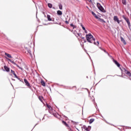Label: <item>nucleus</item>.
Segmentation results:
<instances>
[{
	"instance_id": "f257e3e1",
	"label": "nucleus",
	"mask_w": 131,
	"mask_h": 131,
	"mask_svg": "<svg viewBox=\"0 0 131 131\" xmlns=\"http://www.w3.org/2000/svg\"><path fill=\"white\" fill-rule=\"evenodd\" d=\"M86 39L88 42H90V43H93L95 40V38H94V36H93L91 33L86 35Z\"/></svg>"
},
{
	"instance_id": "f03ea898",
	"label": "nucleus",
	"mask_w": 131,
	"mask_h": 131,
	"mask_svg": "<svg viewBox=\"0 0 131 131\" xmlns=\"http://www.w3.org/2000/svg\"><path fill=\"white\" fill-rule=\"evenodd\" d=\"M122 17L123 18V19H124L125 20H126L127 24H128V26L129 28H130L131 25H130V22H129V19L127 18L126 17H125V16L124 15H123Z\"/></svg>"
},
{
	"instance_id": "7ed1b4c3",
	"label": "nucleus",
	"mask_w": 131,
	"mask_h": 131,
	"mask_svg": "<svg viewBox=\"0 0 131 131\" xmlns=\"http://www.w3.org/2000/svg\"><path fill=\"white\" fill-rule=\"evenodd\" d=\"M7 59L8 60V61H9V62H10L11 63H12L14 65H16V66H17V67H18V68H19L21 70H23V69H22V68H21L19 66H18V64H16V63H15V62H14V61H12V60H11L9 58H7Z\"/></svg>"
},
{
	"instance_id": "20e7f679",
	"label": "nucleus",
	"mask_w": 131,
	"mask_h": 131,
	"mask_svg": "<svg viewBox=\"0 0 131 131\" xmlns=\"http://www.w3.org/2000/svg\"><path fill=\"white\" fill-rule=\"evenodd\" d=\"M114 20L115 21V22H117L118 24H120V20H119V18H118V16H115L114 17Z\"/></svg>"
},
{
	"instance_id": "39448f33",
	"label": "nucleus",
	"mask_w": 131,
	"mask_h": 131,
	"mask_svg": "<svg viewBox=\"0 0 131 131\" xmlns=\"http://www.w3.org/2000/svg\"><path fill=\"white\" fill-rule=\"evenodd\" d=\"M123 71H124L125 73L127 74L128 76L131 77V73L128 71L126 70L125 69H123Z\"/></svg>"
},
{
	"instance_id": "423d86ee",
	"label": "nucleus",
	"mask_w": 131,
	"mask_h": 131,
	"mask_svg": "<svg viewBox=\"0 0 131 131\" xmlns=\"http://www.w3.org/2000/svg\"><path fill=\"white\" fill-rule=\"evenodd\" d=\"M24 82L26 83V85H27V86H30L29 82H28V81H27L26 79H24Z\"/></svg>"
},
{
	"instance_id": "0eeeda50",
	"label": "nucleus",
	"mask_w": 131,
	"mask_h": 131,
	"mask_svg": "<svg viewBox=\"0 0 131 131\" xmlns=\"http://www.w3.org/2000/svg\"><path fill=\"white\" fill-rule=\"evenodd\" d=\"M113 62H115V63L116 64V65H117V66L118 67H120V64H119V63H118V62H117V61L114 59Z\"/></svg>"
},
{
	"instance_id": "6e6552de",
	"label": "nucleus",
	"mask_w": 131,
	"mask_h": 131,
	"mask_svg": "<svg viewBox=\"0 0 131 131\" xmlns=\"http://www.w3.org/2000/svg\"><path fill=\"white\" fill-rule=\"evenodd\" d=\"M92 15L96 18V19H99V17L93 11H92Z\"/></svg>"
},
{
	"instance_id": "1a4fd4ad",
	"label": "nucleus",
	"mask_w": 131,
	"mask_h": 131,
	"mask_svg": "<svg viewBox=\"0 0 131 131\" xmlns=\"http://www.w3.org/2000/svg\"><path fill=\"white\" fill-rule=\"evenodd\" d=\"M120 39L121 41L124 43V45H126V42L125 41V40L122 37H120Z\"/></svg>"
},
{
	"instance_id": "9d476101",
	"label": "nucleus",
	"mask_w": 131,
	"mask_h": 131,
	"mask_svg": "<svg viewBox=\"0 0 131 131\" xmlns=\"http://www.w3.org/2000/svg\"><path fill=\"white\" fill-rule=\"evenodd\" d=\"M98 21H99L100 22H102V23H106V21H105V20H104V19L100 18L99 17H98V18H97Z\"/></svg>"
},
{
	"instance_id": "9b49d317",
	"label": "nucleus",
	"mask_w": 131,
	"mask_h": 131,
	"mask_svg": "<svg viewBox=\"0 0 131 131\" xmlns=\"http://www.w3.org/2000/svg\"><path fill=\"white\" fill-rule=\"evenodd\" d=\"M4 69H5L6 71L7 72H10V68H8L7 66H4Z\"/></svg>"
},
{
	"instance_id": "f8f14e48",
	"label": "nucleus",
	"mask_w": 131,
	"mask_h": 131,
	"mask_svg": "<svg viewBox=\"0 0 131 131\" xmlns=\"http://www.w3.org/2000/svg\"><path fill=\"white\" fill-rule=\"evenodd\" d=\"M5 55L6 56H7V57H8V58H12V56L11 55V54H9L8 53H5Z\"/></svg>"
},
{
	"instance_id": "ddd939ff",
	"label": "nucleus",
	"mask_w": 131,
	"mask_h": 131,
	"mask_svg": "<svg viewBox=\"0 0 131 131\" xmlns=\"http://www.w3.org/2000/svg\"><path fill=\"white\" fill-rule=\"evenodd\" d=\"M47 19H48V21H52V18H51V15H48Z\"/></svg>"
},
{
	"instance_id": "4468645a",
	"label": "nucleus",
	"mask_w": 131,
	"mask_h": 131,
	"mask_svg": "<svg viewBox=\"0 0 131 131\" xmlns=\"http://www.w3.org/2000/svg\"><path fill=\"white\" fill-rule=\"evenodd\" d=\"M48 6L49 7V8H50V9H52V8H53V5L51 3H49L48 4Z\"/></svg>"
},
{
	"instance_id": "2eb2a0df",
	"label": "nucleus",
	"mask_w": 131,
	"mask_h": 131,
	"mask_svg": "<svg viewBox=\"0 0 131 131\" xmlns=\"http://www.w3.org/2000/svg\"><path fill=\"white\" fill-rule=\"evenodd\" d=\"M98 9H99V10L101 11V12H104L105 11V10H104V8L102 6L99 7Z\"/></svg>"
},
{
	"instance_id": "dca6fc26",
	"label": "nucleus",
	"mask_w": 131,
	"mask_h": 131,
	"mask_svg": "<svg viewBox=\"0 0 131 131\" xmlns=\"http://www.w3.org/2000/svg\"><path fill=\"white\" fill-rule=\"evenodd\" d=\"M95 121V119H91L89 121V123L91 124L92 123Z\"/></svg>"
},
{
	"instance_id": "f3484780",
	"label": "nucleus",
	"mask_w": 131,
	"mask_h": 131,
	"mask_svg": "<svg viewBox=\"0 0 131 131\" xmlns=\"http://www.w3.org/2000/svg\"><path fill=\"white\" fill-rule=\"evenodd\" d=\"M58 6H59V9H60V10H62V9H63V6H62V4H59L58 5Z\"/></svg>"
},
{
	"instance_id": "a211bd4d",
	"label": "nucleus",
	"mask_w": 131,
	"mask_h": 131,
	"mask_svg": "<svg viewBox=\"0 0 131 131\" xmlns=\"http://www.w3.org/2000/svg\"><path fill=\"white\" fill-rule=\"evenodd\" d=\"M123 5H126V0H122Z\"/></svg>"
},
{
	"instance_id": "6ab92c4d",
	"label": "nucleus",
	"mask_w": 131,
	"mask_h": 131,
	"mask_svg": "<svg viewBox=\"0 0 131 131\" xmlns=\"http://www.w3.org/2000/svg\"><path fill=\"white\" fill-rule=\"evenodd\" d=\"M57 14H58V15H62V11H61L60 10L57 11Z\"/></svg>"
},
{
	"instance_id": "aec40b11",
	"label": "nucleus",
	"mask_w": 131,
	"mask_h": 131,
	"mask_svg": "<svg viewBox=\"0 0 131 131\" xmlns=\"http://www.w3.org/2000/svg\"><path fill=\"white\" fill-rule=\"evenodd\" d=\"M71 27H73V29H74L75 28H76V26H74V25L71 24Z\"/></svg>"
},
{
	"instance_id": "412c9836",
	"label": "nucleus",
	"mask_w": 131,
	"mask_h": 131,
	"mask_svg": "<svg viewBox=\"0 0 131 131\" xmlns=\"http://www.w3.org/2000/svg\"><path fill=\"white\" fill-rule=\"evenodd\" d=\"M47 107L48 108H49V110H51V111L52 110V107L50 105L47 104Z\"/></svg>"
},
{
	"instance_id": "4be33fe9",
	"label": "nucleus",
	"mask_w": 131,
	"mask_h": 131,
	"mask_svg": "<svg viewBox=\"0 0 131 131\" xmlns=\"http://www.w3.org/2000/svg\"><path fill=\"white\" fill-rule=\"evenodd\" d=\"M41 83L43 86H46V83H45V81H42L41 82Z\"/></svg>"
},
{
	"instance_id": "5701e85b",
	"label": "nucleus",
	"mask_w": 131,
	"mask_h": 131,
	"mask_svg": "<svg viewBox=\"0 0 131 131\" xmlns=\"http://www.w3.org/2000/svg\"><path fill=\"white\" fill-rule=\"evenodd\" d=\"M39 100H40V101H41V102H42V99H43V97H42V96H39Z\"/></svg>"
},
{
	"instance_id": "b1692460",
	"label": "nucleus",
	"mask_w": 131,
	"mask_h": 131,
	"mask_svg": "<svg viewBox=\"0 0 131 131\" xmlns=\"http://www.w3.org/2000/svg\"><path fill=\"white\" fill-rule=\"evenodd\" d=\"M97 6L98 8H99L100 7L102 6H101V4H100V3H97Z\"/></svg>"
},
{
	"instance_id": "393cba45",
	"label": "nucleus",
	"mask_w": 131,
	"mask_h": 131,
	"mask_svg": "<svg viewBox=\"0 0 131 131\" xmlns=\"http://www.w3.org/2000/svg\"><path fill=\"white\" fill-rule=\"evenodd\" d=\"M62 123H64V124L66 126H68V124H67V123H66L65 121H62Z\"/></svg>"
},
{
	"instance_id": "a878e982",
	"label": "nucleus",
	"mask_w": 131,
	"mask_h": 131,
	"mask_svg": "<svg viewBox=\"0 0 131 131\" xmlns=\"http://www.w3.org/2000/svg\"><path fill=\"white\" fill-rule=\"evenodd\" d=\"M99 43H100L99 42V41H97V43H96V42H94V45H96V46H98V45H99Z\"/></svg>"
},
{
	"instance_id": "bb28decb",
	"label": "nucleus",
	"mask_w": 131,
	"mask_h": 131,
	"mask_svg": "<svg viewBox=\"0 0 131 131\" xmlns=\"http://www.w3.org/2000/svg\"><path fill=\"white\" fill-rule=\"evenodd\" d=\"M81 26L83 30H85V28H84V27H83V26L82 25H81Z\"/></svg>"
},
{
	"instance_id": "cd10ccee",
	"label": "nucleus",
	"mask_w": 131,
	"mask_h": 131,
	"mask_svg": "<svg viewBox=\"0 0 131 131\" xmlns=\"http://www.w3.org/2000/svg\"><path fill=\"white\" fill-rule=\"evenodd\" d=\"M28 52L29 53V54H30V56H32V54H31V51L28 50Z\"/></svg>"
},
{
	"instance_id": "c85d7f7f",
	"label": "nucleus",
	"mask_w": 131,
	"mask_h": 131,
	"mask_svg": "<svg viewBox=\"0 0 131 131\" xmlns=\"http://www.w3.org/2000/svg\"><path fill=\"white\" fill-rule=\"evenodd\" d=\"M11 73H12V74H15V71H13V70H11Z\"/></svg>"
},
{
	"instance_id": "c756f323",
	"label": "nucleus",
	"mask_w": 131,
	"mask_h": 131,
	"mask_svg": "<svg viewBox=\"0 0 131 131\" xmlns=\"http://www.w3.org/2000/svg\"><path fill=\"white\" fill-rule=\"evenodd\" d=\"M14 75V77H16V78H18V77L17 76V75L16 74H13Z\"/></svg>"
},
{
	"instance_id": "7c9ffc66",
	"label": "nucleus",
	"mask_w": 131,
	"mask_h": 131,
	"mask_svg": "<svg viewBox=\"0 0 131 131\" xmlns=\"http://www.w3.org/2000/svg\"><path fill=\"white\" fill-rule=\"evenodd\" d=\"M121 69V71H122L123 72H125H125H124V71H123V69H125V68H123L122 69Z\"/></svg>"
},
{
	"instance_id": "2f4dec72",
	"label": "nucleus",
	"mask_w": 131,
	"mask_h": 131,
	"mask_svg": "<svg viewBox=\"0 0 131 131\" xmlns=\"http://www.w3.org/2000/svg\"><path fill=\"white\" fill-rule=\"evenodd\" d=\"M85 130H86V131H89V129H88V128H86V127L85 128Z\"/></svg>"
},
{
	"instance_id": "473e14b6",
	"label": "nucleus",
	"mask_w": 131,
	"mask_h": 131,
	"mask_svg": "<svg viewBox=\"0 0 131 131\" xmlns=\"http://www.w3.org/2000/svg\"><path fill=\"white\" fill-rule=\"evenodd\" d=\"M78 35L79 36H80V35H81V33H78Z\"/></svg>"
},
{
	"instance_id": "72a5a7b5",
	"label": "nucleus",
	"mask_w": 131,
	"mask_h": 131,
	"mask_svg": "<svg viewBox=\"0 0 131 131\" xmlns=\"http://www.w3.org/2000/svg\"><path fill=\"white\" fill-rule=\"evenodd\" d=\"M66 23L67 24H68L69 23L68 22V21L66 20Z\"/></svg>"
},
{
	"instance_id": "f704fd0d",
	"label": "nucleus",
	"mask_w": 131,
	"mask_h": 131,
	"mask_svg": "<svg viewBox=\"0 0 131 131\" xmlns=\"http://www.w3.org/2000/svg\"><path fill=\"white\" fill-rule=\"evenodd\" d=\"M84 31H85V33H88V31H86V30H85Z\"/></svg>"
},
{
	"instance_id": "c9c22d12",
	"label": "nucleus",
	"mask_w": 131,
	"mask_h": 131,
	"mask_svg": "<svg viewBox=\"0 0 131 131\" xmlns=\"http://www.w3.org/2000/svg\"><path fill=\"white\" fill-rule=\"evenodd\" d=\"M90 3H92V0H88Z\"/></svg>"
},
{
	"instance_id": "e433bc0d",
	"label": "nucleus",
	"mask_w": 131,
	"mask_h": 131,
	"mask_svg": "<svg viewBox=\"0 0 131 131\" xmlns=\"http://www.w3.org/2000/svg\"><path fill=\"white\" fill-rule=\"evenodd\" d=\"M88 128H91V126H88Z\"/></svg>"
},
{
	"instance_id": "4c0bfd02",
	"label": "nucleus",
	"mask_w": 131,
	"mask_h": 131,
	"mask_svg": "<svg viewBox=\"0 0 131 131\" xmlns=\"http://www.w3.org/2000/svg\"><path fill=\"white\" fill-rule=\"evenodd\" d=\"M82 38L83 39H84V37H82Z\"/></svg>"
},
{
	"instance_id": "58836bf2",
	"label": "nucleus",
	"mask_w": 131,
	"mask_h": 131,
	"mask_svg": "<svg viewBox=\"0 0 131 131\" xmlns=\"http://www.w3.org/2000/svg\"><path fill=\"white\" fill-rule=\"evenodd\" d=\"M104 52H105V53H106V51L105 50H104Z\"/></svg>"
},
{
	"instance_id": "ea45409f",
	"label": "nucleus",
	"mask_w": 131,
	"mask_h": 131,
	"mask_svg": "<svg viewBox=\"0 0 131 131\" xmlns=\"http://www.w3.org/2000/svg\"><path fill=\"white\" fill-rule=\"evenodd\" d=\"M53 9H55V8L53 7Z\"/></svg>"
}]
</instances>
